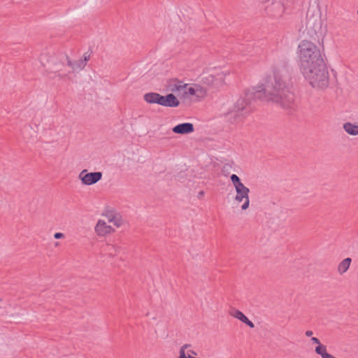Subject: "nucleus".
Segmentation results:
<instances>
[{
  "instance_id": "obj_10",
  "label": "nucleus",
  "mask_w": 358,
  "mask_h": 358,
  "mask_svg": "<svg viewBox=\"0 0 358 358\" xmlns=\"http://www.w3.org/2000/svg\"><path fill=\"white\" fill-rule=\"evenodd\" d=\"M114 229L111 226L108 225L103 220H99L95 227V231L98 236H103L107 234H110Z\"/></svg>"
},
{
  "instance_id": "obj_12",
  "label": "nucleus",
  "mask_w": 358,
  "mask_h": 358,
  "mask_svg": "<svg viewBox=\"0 0 358 358\" xmlns=\"http://www.w3.org/2000/svg\"><path fill=\"white\" fill-rule=\"evenodd\" d=\"M162 94L157 92H148L144 94V100L150 104L157 103L160 105Z\"/></svg>"
},
{
  "instance_id": "obj_28",
  "label": "nucleus",
  "mask_w": 358,
  "mask_h": 358,
  "mask_svg": "<svg viewBox=\"0 0 358 358\" xmlns=\"http://www.w3.org/2000/svg\"><path fill=\"white\" fill-rule=\"evenodd\" d=\"M310 340L313 343L317 344V345L321 344L320 340L316 337H312Z\"/></svg>"
},
{
  "instance_id": "obj_24",
  "label": "nucleus",
  "mask_w": 358,
  "mask_h": 358,
  "mask_svg": "<svg viewBox=\"0 0 358 358\" xmlns=\"http://www.w3.org/2000/svg\"><path fill=\"white\" fill-rule=\"evenodd\" d=\"M185 94H188L189 95H195L196 90L194 88L190 87L187 89V91L185 92Z\"/></svg>"
},
{
  "instance_id": "obj_26",
  "label": "nucleus",
  "mask_w": 358,
  "mask_h": 358,
  "mask_svg": "<svg viewBox=\"0 0 358 358\" xmlns=\"http://www.w3.org/2000/svg\"><path fill=\"white\" fill-rule=\"evenodd\" d=\"M64 237V234L61 232H57L54 234V238L55 239H60Z\"/></svg>"
},
{
  "instance_id": "obj_15",
  "label": "nucleus",
  "mask_w": 358,
  "mask_h": 358,
  "mask_svg": "<svg viewBox=\"0 0 358 358\" xmlns=\"http://www.w3.org/2000/svg\"><path fill=\"white\" fill-rule=\"evenodd\" d=\"M173 83L170 84L171 91L173 92H180L187 86V84H183L182 81L178 79L173 80Z\"/></svg>"
},
{
  "instance_id": "obj_3",
  "label": "nucleus",
  "mask_w": 358,
  "mask_h": 358,
  "mask_svg": "<svg viewBox=\"0 0 358 358\" xmlns=\"http://www.w3.org/2000/svg\"><path fill=\"white\" fill-rule=\"evenodd\" d=\"M230 179L236 192L235 200L238 203L242 202L244 199L249 196V188L244 185L236 174H232Z\"/></svg>"
},
{
  "instance_id": "obj_31",
  "label": "nucleus",
  "mask_w": 358,
  "mask_h": 358,
  "mask_svg": "<svg viewBox=\"0 0 358 358\" xmlns=\"http://www.w3.org/2000/svg\"><path fill=\"white\" fill-rule=\"evenodd\" d=\"M188 355H197V353L194 351V350H188Z\"/></svg>"
},
{
  "instance_id": "obj_7",
  "label": "nucleus",
  "mask_w": 358,
  "mask_h": 358,
  "mask_svg": "<svg viewBox=\"0 0 358 358\" xmlns=\"http://www.w3.org/2000/svg\"><path fill=\"white\" fill-rule=\"evenodd\" d=\"M61 59L66 60L67 66L71 68L70 71H66L68 74L73 73L76 70H82L86 66L85 63H84L81 59L74 62L71 61L67 55H62Z\"/></svg>"
},
{
  "instance_id": "obj_22",
  "label": "nucleus",
  "mask_w": 358,
  "mask_h": 358,
  "mask_svg": "<svg viewBox=\"0 0 358 358\" xmlns=\"http://www.w3.org/2000/svg\"><path fill=\"white\" fill-rule=\"evenodd\" d=\"M90 55L91 53L85 52L83 56V59H80L84 63H85L86 65L87 62L89 61L90 58Z\"/></svg>"
},
{
  "instance_id": "obj_14",
  "label": "nucleus",
  "mask_w": 358,
  "mask_h": 358,
  "mask_svg": "<svg viewBox=\"0 0 358 358\" xmlns=\"http://www.w3.org/2000/svg\"><path fill=\"white\" fill-rule=\"evenodd\" d=\"M351 262H352L351 258L347 257V258L344 259L341 262H340V264H338V273L340 274H343L344 273H345L348 270L350 265L351 264Z\"/></svg>"
},
{
  "instance_id": "obj_23",
  "label": "nucleus",
  "mask_w": 358,
  "mask_h": 358,
  "mask_svg": "<svg viewBox=\"0 0 358 358\" xmlns=\"http://www.w3.org/2000/svg\"><path fill=\"white\" fill-rule=\"evenodd\" d=\"M191 347V345L190 344H184L180 349V351H179V355L183 352V354H186L185 353V350L187 349L188 348Z\"/></svg>"
},
{
  "instance_id": "obj_34",
  "label": "nucleus",
  "mask_w": 358,
  "mask_h": 358,
  "mask_svg": "<svg viewBox=\"0 0 358 358\" xmlns=\"http://www.w3.org/2000/svg\"><path fill=\"white\" fill-rule=\"evenodd\" d=\"M262 3H266L267 1H268L269 0H260Z\"/></svg>"
},
{
  "instance_id": "obj_5",
  "label": "nucleus",
  "mask_w": 358,
  "mask_h": 358,
  "mask_svg": "<svg viewBox=\"0 0 358 358\" xmlns=\"http://www.w3.org/2000/svg\"><path fill=\"white\" fill-rule=\"evenodd\" d=\"M62 55L66 54L60 53L57 55L51 56L48 59V62L52 67L53 72L55 73L56 76L60 78H64L68 75V73L62 70V67L65 65V62H66V60L61 59Z\"/></svg>"
},
{
  "instance_id": "obj_32",
  "label": "nucleus",
  "mask_w": 358,
  "mask_h": 358,
  "mask_svg": "<svg viewBox=\"0 0 358 358\" xmlns=\"http://www.w3.org/2000/svg\"><path fill=\"white\" fill-rule=\"evenodd\" d=\"M204 195L203 191H200L198 194V198L201 199Z\"/></svg>"
},
{
  "instance_id": "obj_11",
  "label": "nucleus",
  "mask_w": 358,
  "mask_h": 358,
  "mask_svg": "<svg viewBox=\"0 0 358 358\" xmlns=\"http://www.w3.org/2000/svg\"><path fill=\"white\" fill-rule=\"evenodd\" d=\"M320 11L319 9L311 8L308 9L306 13V20L308 22H317L320 20Z\"/></svg>"
},
{
  "instance_id": "obj_17",
  "label": "nucleus",
  "mask_w": 358,
  "mask_h": 358,
  "mask_svg": "<svg viewBox=\"0 0 358 358\" xmlns=\"http://www.w3.org/2000/svg\"><path fill=\"white\" fill-rule=\"evenodd\" d=\"M315 351L316 354L320 355L322 358H334V356L327 352V348L322 344L316 346Z\"/></svg>"
},
{
  "instance_id": "obj_18",
  "label": "nucleus",
  "mask_w": 358,
  "mask_h": 358,
  "mask_svg": "<svg viewBox=\"0 0 358 358\" xmlns=\"http://www.w3.org/2000/svg\"><path fill=\"white\" fill-rule=\"evenodd\" d=\"M268 12L272 11L273 10H276V13H274V15H280L283 10L284 8L282 4L280 2L273 3L270 6L267 8Z\"/></svg>"
},
{
  "instance_id": "obj_4",
  "label": "nucleus",
  "mask_w": 358,
  "mask_h": 358,
  "mask_svg": "<svg viewBox=\"0 0 358 358\" xmlns=\"http://www.w3.org/2000/svg\"><path fill=\"white\" fill-rule=\"evenodd\" d=\"M307 35L315 41L323 38L327 32V24H306Z\"/></svg>"
},
{
  "instance_id": "obj_20",
  "label": "nucleus",
  "mask_w": 358,
  "mask_h": 358,
  "mask_svg": "<svg viewBox=\"0 0 358 358\" xmlns=\"http://www.w3.org/2000/svg\"><path fill=\"white\" fill-rule=\"evenodd\" d=\"M234 317L238 319L242 322H244L245 320L248 318L241 311L238 310H235L234 313L233 314Z\"/></svg>"
},
{
  "instance_id": "obj_33",
  "label": "nucleus",
  "mask_w": 358,
  "mask_h": 358,
  "mask_svg": "<svg viewBox=\"0 0 358 358\" xmlns=\"http://www.w3.org/2000/svg\"><path fill=\"white\" fill-rule=\"evenodd\" d=\"M206 80L207 81H208V82H211V81H213V76L207 77V78H206Z\"/></svg>"
},
{
  "instance_id": "obj_16",
  "label": "nucleus",
  "mask_w": 358,
  "mask_h": 358,
  "mask_svg": "<svg viewBox=\"0 0 358 358\" xmlns=\"http://www.w3.org/2000/svg\"><path fill=\"white\" fill-rule=\"evenodd\" d=\"M343 129L350 135H358V125L353 124L350 122H346L343 124Z\"/></svg>"
},
{
  "instance_id": "obj_19",
  "label": "nucleus",
  "mask_w": 358,
  "mask_h": 358,
  "mask_svg": "<svg viewBox=\"0 0 358 358\" xmlns=\"http://www.w3.org/2000/svg\"><path fill=\"white\" fill-rule=\"evenodd\" d=\"M105 250L108 252L109 255L115 256L120 252V248L116 245L108 244L106 245Z\"/></svg>"
},
{
  "instance_id": "obj_9",
  "label": "nucleus",
  "mask_w": 358,
  "mask_h": 358,
  "mask_svg": "<svg viewBox=\"0 0 358 358\" xmlns=\"http://www.w3.org/2000/svg\"><path fill=\"white\" fill-rule=\"evenodd\" d=\"M172 131L177 134H189L194 131V127L192 123L184 122L173 127Z\"/></svg>"
},
{
  "instance_id": "obj_21",
  "label": "nucleus",
  "mask_w": 358,
  "mask_h": 358,
  "mask_svg": "<svg viewBox=\"0 0 358 358\" xmlns=\"http://www.w3.org/2000/svg\"><path fill=\"white\" fill-rule=\"evenodd\" d=\"M244 203L241 206V209L243 210H245L249 208L250 206V199L249 196L243 199Z\"/></svg>"
},
{
  "instance_id": "obj_2",
  "label": "nucleus",
  "mask_w": 358,
  "mask_h": 358,
  "mask_svg": "<svg viewBox=\"0 0 358 358\" xmlns=\"http://www.w3.org/2000/svg\"><path fill=\"white\" fill-rule=\"evenodd\" d=\"M298 50V66L306 80L314 88H327L329 74L320 50L314 43L306 40L299 43Z\"/></svg>"
},
{
  "instance_id": "obj_6",
  "label": "nucleus",
  "mask_w": 358,
  "mask_h": 358,
  "mask_svg": "<svg viewBox=\"0 0 358 358\" xmlns=\"http://www.w3.org/2000/svg\"><path fill=\"white\" fill-rule=\"evenodd\" d=\"M103 173L101 171L87 172V169L83 170L78 176L83 185H92L101 180Z\"/></svg>"
},
{
  "instance_id": "obj_13",
  "label": "nucleus",
  "mask_w": 358,
  "mask_h": 358,
  "mask_svg": "<svg viewBox=\"0 0 358 358\" xmlns=\"http://www.w3.org/2000/svg\"><path fill=\"white\" fill-rule=\"evenodd\" d=\"M103 215L108 218L109 222H113L117 227L121 225V221L119 219H116L115 211L113 209L106 210Z\"/></svg>"
},
{
  "instance_id": "obj_30",
  "label": "nucleus",
  "mask_w": 358,
  "mask_h": 358,
  "mask_svg": "<svg viewBox=\"0 0 358 358\" xmlns=\"http://www.w3.org/2000/svg\"><path fill=\"white\" fill-rule=\"evenodd\" d=\"M305 334H306V336L307 337H310V336H312V335L313 334V331H310V330H307V331H306Z\"/></svg>"
},
{
  "instance_id": "obj_25",
  "label": "nucleus",
  "mask_w": 358,
  "mask_h": 358,
  "mask_svg": "<svg viewBox=\"0 0 358 358\" xmlns=\"http://www.w3.org/2000/svg\"><path fill=\"white\" fill-rule=\"evenodd\" d=\"M243 323L250 327V328H253L255 327L254 323L248 318H247Z\"/></svg>"
},
{
  "instance_id": "obj_27",
  "label": "nucleus",
  "mask_w": 358,
  "mask_h": 358,
  "mask_svg": "<svg viewBox=\"0 0 358 358\" xmlns=\"http://www.w3.org/2000/svg\"><path fill=\"white\" fill-rule=\"evenodd\" d=\"M178 358H195L193 356H192L191 355H188L187 356L186 355V354H183V352H181L180 355H179V357Z\"/></svg>"
},
{
  "instance_id": "obj_29",
  "label": "nucleus",
  "mask_w": 358,
  "mask_h": 358,
  "mask_svg": "<svg viewBox=\"0 0 358 358\" xmlns=\"http://www.w3.org/2000/svg\"><path fill=\"white\" fill-rule=\"evenodd\" d=\"M245 45H246V46H247V50H245V52H251V50H249V49H250L251 47H252V46H253V44H252V43H247V44H245Z\"/></svg>"
},
{
  "instance_id": "obj_35",
  "label": "nucleus",
  "mask_w": 358,
  "mask_h": 358,
  "mask_svg": "<svg viewBox=\"0 0 358 358\" xmlns=\"http://www.w3.org/2000/svg\"><path fill=\"white\" fill-rule=\"evenodd\" d=\"M357 14H358V10H357Z\"/></svg>"
},
{
  "instance_id": "obj_8",
  "label": "nucleus",
  "mask_w": 358,
  "mask_h": 358,
  "mask_svg": "<svg viewBox=\"0 0 358 358\" xmlns=\"http://www.w3.org/2000/svg\"><path fill=\"white\" fill-rule=\"evenodd\" d=\"M180 105V101L172 93L166 96L162 95L160 106L170 108H176Z\"/></svg>"
},
{
  "instance_id": "obj_1",
  "label": "nucleus",
  "mask_w": 358,
  "mask_h": 358,
  "mask_svg": "<svg viewBox=\"0 0 358 358\" xmlns=\"http://www.w3.org/2000/svg\"><path fill=\"white\" fill-rule=\"evenodd\" d=\"M291 76L286 66L273 70V76L267 78L262 86L245 91L229 113L231 123L244 120L255 108L257 101H272L284 109L295 107V96L290 91Z\"/></svg>"
}]
</instances>
